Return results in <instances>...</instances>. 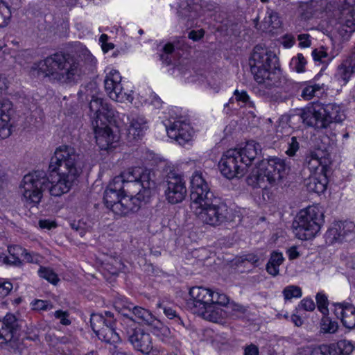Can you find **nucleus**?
<instances>
[{"label": "nucleus", "instance_id": "obj_64", "mask_svg": "<svg viewBox=\"0 0 355 355\" xmlns=\"http://www.w3.org/2000/svg\"><path fill=\"white\" fill-rule=\"evenodd\" d=\"M204 35V31L202 30H200L198 31H191L189 33V38L193 40V41H197L202 38Z\"/></svg>", "mask_w": 355, "mask_h": 355}, {"label": "nucleus", "instance_id": "obj_61", "mask_svg": "<svg viewBox=\"0 0 355 355\" xmlns=\"http://www.w3.org/2000/svg\"><path fill=\"white\" fill-rule=\"evenodd\" d=\"M83 225V223H82L80 221H78L77 223V224L72 223L71 224V227L73 230H75L76 231H77V232L79 234V235L80 236H83L85 234V233H86V229Z\"/></svg>", "mask_w": 355, "mask_h": 355}, {"label": "nucleus", "instance_id": "obj_17", "mask_svg": "<svg viewBox=\"0 0 355 355\" xmlns=\"http://www.w3.org/2000/svg\"><path fill=\"white\" fill-rule=\"evenodd\" d=\"M189 296L187 306L195 314L213 300V291L202 286H195L190 289Z\"/></svg>", "mask_w": 355, "mask_h": 355}, {"label": "nucleus", "instance_id": "obj_1", "mask_svg": "<svg viewBox=\"0 0 355 355\" xmlns=\"http://www.w3.org/2000/svg\"><path fill=\"white\" fill-rule=\"evenodd\" d=\"M190 198L196 205L195 215L204 225L217 227L231 221L228 206L211 191L201 171H195L191 177Z\"/></svg>", "mask_w": 355, "mask_h": 355}, {"label": "nucleus", "instance_id": "obj_45", "mask_svg": "<svg viewBox=\"0 0 355 355\" xmlns=\"http://www.w3.org/2000/svg\"><path fill=\"white\" fill-rule=\"evenodd\" d=\"M268 16L264 19V23L268 25V27H271L272 29H276L280 27L281 21L277 12L270 10L267 12Z\"/></svg>", "mask_w": 355, "mask_h": 355}, {"label": "nucleus", "instance_id": "obj_3", "mask_svg": "<svg viewBox=\"0 0 355 355\" xmlns=\"http://www.w3.org/2000/svg\"><path fill=\"white\" fill-rule=\"evenodd\" d=\"M38 76L48 77L62 83L73 82L80 74L79 62L69 54L54 53L31 67Z\"/></svg>", "mask_w": 355, "mask_h": 355}, {"label": "nucleus", "instance_id": "obj_32", "mask_svg": "<svg viewBox=\"0 0 355 355\" xmlns=\"http://www.w3.org/2000/svg\"><path fill=\"white\" fill-rule=\"evenodd\" d=\"M147 128L146 119L144 116H137L133 118L130 121V125L128 128V136H132L133 139H140Z\"/></svg>", "mask_w": 355, "mask_h": 355}, {"label": "nucleus", "instance_id": "obj_18", "mask_svg": "<svg viewBox=\"0 0 355 355\" xmlns=\"http://www.w3.org/2000/svg\"><path fill=\"white\" fill-rule=\"evenodd\" d=\"M168 137L184 146L192 138L193 130L184 121L178 119L165 125Z\"/></svg>", "mask_w": 355, "mask_h": 355}, {"label": "nucleus", "instance_id": "obj_4", "mask_svg": "<svg viewBox=\"0 0 355 355\" xmlns=\"http://www.w3.org/2000/svg\"><path fill=\"white\" fill-rule=\"evenodd\" d=\"M277 58L271 51L256 46L249 60L251 72L259 84L271 88L277 83L278 76L273 71L276 68Z\"/></svg>", "mask_w": 355, "mask_h": 355}, {"label": "nucleus", "instance_id": "obj_24", "mask_svg": "<svg viewBox=\"0 0 355 355\" xmlns=\"http://www.w3.org/2000/svg\"><path fill=\"white\" fill-rule=\"evenodd\" d=\"M121 181L120 178H114L104 192V202L106 207L110 209L122 197V194L126 193L121 187Z\"/></svg>", "mask_w": 355, "mask_h": 355}, {"label": "nucleus", "instance_id": "obj_2", "mask_svg": "<svg viewBox=\"0 0 355 355\" xmlns=\"http://www.w3.org/2000/svg\"><path fill=\"white\" fill-rule=\"evenodd\" d=\"M80 157L76 150L69 146L58 147L49 166L51 173L49 184L51 196L58 197L69 192L80 173L78 167Z\"/></svg>", "mask_w": 355, "mask_h": 355}, {"label": "nucleus", "instance_id": "obj_37", "mask_svg": "<svg viewBox=\"0 0 355 355\" xmlns=\"http://www.w3.org/2000/svg\"><path fill=\"white\" fill-rule=\"evenodd\" d=\"M211 302L220 307V306H225V310H227L228 311L230 309H232L233 311H240L241 309L240 306L235 304H230L227 305L229 302L228 297L225 294L218 292L213 291V300L211 301Z\"/></svg>", "mask_w": 355, "mask_h": 355}, {"label": "nucleus", "instance_id": "obj_62", "mask_svg": "<svg viewBox=\"0 0 355 355\" xmlns=\"http://www.w3.org/2000/svg\"><path fill=\"white\" fill-rule=\"evenodd\" d=\"M244 355H259L258 347L251 344L245 348Z\"/></svg>", "mask_w": 355, "mask_h": 355}, {"label": "nucleus", "instance_id": "obj_26", "mask_svg": "<svg viewBox=\"0 0 355 355\" xmlns=\"http://www.w3.org/2000/svg\"><path fill=\"white\" fill-rule=\"evenodd\" d=\"M355 73V54H352L338 66L335 78L343 85H346Z\"/></svg>", "mask_w": 355, "mask_h": 355}, {"label": "nucleus", "instance_id": "obj_23", "mask_svg": "<svg viewBox=\"0 0 355 355\" xmlns=\"http://www.w3.org/2000/svg\"><path fill=\"white\" fill-rule=\"evenodd\" d=\"M19 329V324L13 314L8 313L3 320H0V339L6 343L12 341Z\"/></svg>", "mask_w": 355, "mask_h": 355}, {"label": "nucleus", "instance_id": "obj_54", "mask_svg": "<svg viewBox=\"0 0 355 355\" xmlns=\"http://www.w3.org/2000/svg\"><path fill=\"white\" fill-rule=\"evenodd\" d=\"M54 316L60 319V323L63 325H69L71 324V321L69 319V314L67 311H63L62 310H58L54 313Z\"/></svg>", "mask_w": 355, "mask_h": 355}, {"label": "nucleus", "instance_id": "obj_16", "mask_svg": "<svg viewBox=\"0 0 355 355\" xmlns=\"http://www.w3.org/2000/svg\"><path fill=\"white\" fill-rule=\"evenodd\" d=\"M128 338L133 348L143 354L149 355L151 352H158L150 334L140 329H132L128 332Z\"/></svg>", "mask_w": 355, "mask_h": 355}, {"label": "nucleus", "instance_id": "obj_52", "mask_svg": "<svg viewBox=\"0 0 355 355\" xmlns=\"http://www.w3.org/2000/svg\"><path fill=\"white\" fill-rule=\"evenodd\" d=\"M322 329L325 333L333 334L337 331L338 324L336 322H332L328 318H326L323 320Z\"/></svg>", "mask_w": 355, "mask_h": 355}, {"label": "nucleus", "instance_id": "obj_47", "mask_svg": "<svg viewBox=\"0 0 355 355\" xmlns=\"http://www.w3.org/2000/svg\"><path fill=\"white\" fill-rule=\"evenodd\" d=\"M321 87L320 85L315 84L313 85H309L304 87L302 92V96L306 100H310L313 97L317 95V93L320 92Z\"/></svg>", "mask_w": 355, "mask_h": 355}, {"label": "nucleus", "instance_id": "obj_56", "mask_svg": "<svg viewBox=\"0 0 355 355\" xmlns=\"http://www.w3.org/2000/svg\"><path fill=\"white\" fill-rule=\"evenodd\" d=\"M39 227L41 229L51 230L57 227V223L55 220L49 219H41L38 222Z\"/></svg>", "mask_w": 355, "mask_h": 355}, {"label": "nucleus", "instance_id": "obj_22", "mask_svg": "<svg viewBox=\"0 0 355 355\" xmlns=\"http://www.w3.org/2000/svg\"><path fill=\"white\" fill-rule=\"evenodd\" d=\"M234 150L237 153L239 162L245 164V168L248 170V168L252 164L254 160L261 155L262 148L260 144L251 140L248 141L244 146Z\"/></svg>", "mask_w": 355, "mask_h": 355}, {"label": "nucleus", "instance_id": "obj_6", "mask_svg": "<svg viewBox=\"0 0 355 355\" xmlns=\"http://www.w3.org/2000/svg\"><path fill=\"white\" fill-rule=\"evenodd\" d=\"M153 174L150 170L141 168H128L114 178H120L121 187L128 193H137L140 189L142 195L150 197L151 191L155 187Z\"/></svg>", "mask_w": 355, "mask_h": 355}, {"label": "nucleus", "instance_id": "obj_10", "mask_svg": "<svg viewBox=\"0 0 355 355\" xmlns=\"http://www.w3.org/2000/svg\"><path fill=\"white\" fill-rule=\"evenodd\" d=\"M87 96L90 97L89 108L90 112L94 113L93 118L96 123L98 120L101 122V120L111 121L116 118L119 114L118 112H115L109 104L104 102L101 98V94L96 91V87L94 84H90L87 86Z\"/></svg>", "mask_w": 355, "mask_h": 355}, {"label": "nucleus", "instance_id": "obj_28", "mask_svg": "<svg viewBox=\"0 0 355 355\" xmlns=\"http://www.w3.org/2000/svg\"><path fill=\"white\" fill-rule=\"evenodd\" d=\"M230 311L227 310H224L215 304L210 302L207 306L203 307L200 311L197 312L195 314L201 316L202 318L208 321L219 322L223 318L227 317Z\"/></svg>", "mask_w": 355, "mask_h": 355}, {"label": "nucleus", "instance_id": "obj_43", "mask_svg": "<svg viewBox=\"0 0 355 355\" xmlns=\"http://www.w3.org/2000/svg\"><path fill=\"white\" fill-rule=\"evenodd\" d=\"M38 272L41 277L46 279L54 285H55L59 281V278L56 273L49 268L40 267Z\"/></svg>", "mask_w": 355, "mask_h": 355}, {"label": "nucleus", "instance_id": "obj_9", "mask_svg": "<svg viewBox=\"0 0 355 355\" xmlns=\"http://www.w3.org/2000/svg\"><path fill=\"white\" fill-rule=\"evenodd\" d=\"M164 196L171 205L182 202L187 196L186 182L180 174L171 170L165 177Z\"/></svg>", "mask_w": 355, "mask_h": 355}, {"label": "nucleus", "instance_id": "obj_57", "mask_svg": "<svg viewBox=\"0 0 355 355\" xmlns=\"http://www.w3.org/2000/svg\"><path fill=\"white\" fill-rule=\"evenodd\" d=\"M12 289V284L9 282L0 283V297L8 295Z\"/></svg>", "mask_w": 355, "mask_h": 355}, {"label": "nucleus", "instance_id": "obj_31", "mask_svg": "<svg viewBox=\"0 0 355 355\" xmlns=\"http://www.w3.org/2000/svg\"><path fill=\"white\" fill-rule=\"evenodd\" d=\"M327 178L323 173L311 175L306 182L307 189L317 193H323L327 189Z\"/></svg>", "mask_w": 355, "mask_h": 355}, {"label": "nucleus", "instance_id": "obj_20", "mask_svg": "<svg viewBox=\"0 0 355 355\" xmlns=\"http://www.w3.org/2000/svg\"><path fill=\"white\" fill-rule=\"evenodd\" d=\"M354 229L355 225L353 222L347 220L336 222L325 234L326 243L331 245L336 242H341L347 236L352 234Z\"/></svg>", "mask_w": 355, "mask_h": 355}, {"label": "nucleus", "instance_id": "obj_48", "mask_svg": "<svg viewBox=\"0 0 355 355\" xmlns=\"http://www.w3.org/2000/svg\"><path fill=\"white\" fill-rule=\"evenodd\" d=\"M12 134V124L10 121L0 119V139H5Z\"/></svg>", "mask_w": 355, "mask_h": 355}, {"label": "nucleus", "instance_id": "obj_12", "mask_svg": "<svg viewBox=\"0 0 355 355\" xmlns=\"http://www.w3.org/2000/svg\"><path fill=\"white\" fill-rule=\"evenodd\" d=\"M261 162L264 167L270 187L277 185L287 175L289 169L285 160L277 157L263 159Z\"/></svg>", "mask_w": 355, "mask_h": 355}, {"label": "nucleus", "instance_id": "obj_40", "mask_svg": "<svg viewBox=\"0 0 355 355\" xmlns=\"http://www.w3.org/2000/svg\"><path fill=\"white\" fill-rule=\"evenodd\" d=\"M110 320H106L102 314L92 313L90 318V324L94 332L97 334L104 327H106Z\"/></svg>", "mask_w": 355, "mask_h": 355}, {"label": "nucleus", "instance_id": "obj_14", "mask_svg": "<svg viewBox=\"0 0 355 355\" xmlns=\"http://www.w3.org/2000/svg\"><path fill=\"white\" fill-rule=\"evenodd\" d=\"M127 193H124L111 209L116 215L123 216L135 212L139 209L142 201L150 198L142 195L141 189L135 194L134 192L129 193L130 196Z\"/></svg>", "mask_w": 355, "mask_h": 355}, {"label": "nucleus", "instance_id": "obj_42", "mask_svg": "<svg viewBox=\"0 0 355 355\" xmlns=\"http://www.w3.org/2000/svg\"><path fill=\"white\" fill-rule=\"evenodd\" d=\"M11 19V11L9 6L2 0H0V28L8 25Z\"/></svg>", "mask_w": 355, "mask_h": 355}, {"label": "nucleus", "instance_id": "obj_46", "mask_svg": "<svg viewBox=\"0 0 355 355\" xmlns=\"http://www.w3.org/2000/svg\"><path fill=\"white\" fill-rule=\"evenodd\" d=\"M283 295L285 300H290L293 297H300L302 296V291L299 286L291 285L284 289Z\"/></svg>", "mask_w": 355, "mask_h": 355}, {"label": "nucleus", "instance_id": "obj_55", "mask_svg": "<svg viewBox=\"0 0 355 355\" xmlns=\"http://www.w3.org/2000/svg\"><path fill=\"white\" fill-rule=\"evenodd\" d=\"M240 261L242 263L247 261L254 266H257L259 265V258L254 254H248L243 255L240 257Z\"/></svg>", "mask_w": 355, "mask_h": 355}, {"label": "nucleus", "instance_id": "obj_19", "mask_svg": "<svg viewBox=\"0 0 355 355\" xmlns=\"http://www.w3.org/2000/svg\"><path fill=\"white\" fill-rule=\"evenodd\" d=\"M300 116L303 123L315 129H324L322 103H313L302 109Z\"/></svg>", "mask_w": 355, "mask_h": 355}, {"label": "nucleus", "instance_id": "obj_58", "mask_svg": "<svg viewBox=\"0 0 355 355\" xmlns=\"http://www.w3.org/2000/svg\"><path fill=\"white\" fill-rule=\"evenodd\" d=\"M306 62L302 54H298L295 60V69L297 72L304 71V67Z\"/></svg>", "mask_w": 355, "mask_h": 355}, {"label": "nucleus", "instance_id": "obj_21", "mask_svg": "<svg viewBox=\"0 0 355 355\" xmlns=\"http://www.w3.org/2000/svg\"><path fill=\"white\" fill-rule=\"evenodd\" d=\"M329 163V154L326 150L317 148L306 154L304 165L306 166L311 172H316L317 170L321 167L320 173H323Z\"/></svg>", "mask_w": 355, "mask_h": 355}, {"label": "nucleus", "instance_id": "obj_11", "mask_svg": "<svg viewBox=\"0 0 355 355\" xmlns=\"http://www.w3.org/2000/svg\"><path fill=\"white\" fill-rule=\"evenodd\" d=\"M218 166L221 173L228 179L241 178L247 172L245 164L239 162L237 153L230 149L221 157Z\"/></svg>", "mask_w": 355, "mask_h": 355}, {"label": "nucleus", "instance_id": "obj_51", "mask_svg": "<svg viewBox=\"0 0 355 355\" xmlns=\"http://www.w3.org/2000/svg\"><path fill=\"white\" fill-rule=\"evenodd\" d=\"M312 55L315 61H320L321 62H326V59H327V62L332 60V58L329 56L328 53L323 48L313 51Z\"/></svg>", "mask_w": 355, "mask_h": 355}, {"label": "nucleus", "instance_id": "obj_30", "mask_svg": "<svg viewBox=\"0 0 355 355\" xmlns=\"http://www.w3.org/2000/svg\"><path fill=\"white\" fill-rule=\"evenodd\" d=\"M354 347L350 341L341 340L336 343L327 345V355H350Z\"/></svg>", "mask_w": 355, "mask_h": 355}, {"label": "nucleus", "instance_id": "obj_44", "mask_svg": "<svg viewBox=\"0 0 355 355\" xmlns=\"http://www.w3.org/2000/svg\"><path fill=\"white\" fill-rule=\"evenodd\" d=\"M157 306L158 309H161L163 310L164 314L168 318L171 320H174L175 322H177L178 324L184 326L182 320L180 318L179 315L177 314L176 311L173 310L171 307L166 306L164 305L162 303H158L157 304Z\"/></svg>", "mask_w": 355, "mask_h": 355}, {"label": "nucleus", "instance_id": "obj_50", "mask_svg": "<svg viewBox=\"0 0 355 355\" xmlns=\"http://www.w3.org/2000/svg\"><path fill=\"white\" fill-rule=\"evenodd\" d=\"M316 302L318 304V308L320 311L324 315L327 314L328 313V309H327V297L325 295L322 293H318L316 295Z\"/></svg>", "mask_w": 355, "mask_h": 355}, {"label": "nucleus", "instance_id": "obj_15", "mask_svg": "<svg viewBox=\"0 0 355 355\" xmlns=\"http://www.w3.org/2000/svg\"><path fill=\"white\" fill-rule=\"evenodd\" d=\"M107 122L105 120L101 122L96 120V123H93L96 144L101 150H105L115 148L119 139V135L113 132Z\"/></svg>", "mask_w": 355, "mask_h": 355}, {"label": "nucleus", "instance_id": "obj_35", "mask_svg": "<svg viewBox=\"0 0 355 355\" xmlns=\"http://www.w3.org/2000/svg\"><path fill=\"white\" fill-rule=\"evenodd\" d=\"M284 259L282 253L273 252L266 264V269L267 272L273 277L278 275L279 272V268L282 264Z\"/></svg>", "mask_w": 355, "mask_h": 355}, {"label": "nucleus", "instance_id": "obj_49", "mask_svg": "<svg viewBox=\"0 0 355 355\" xmlns=\"http://www.w3.org/2000/svg\"><path fill=\"white\" fill-rule=\"evenodd\" d=\"M234 96H235L236 101L242 102L243 103L248 105L252 107H254V103L250 101V96H248L246 91H239V89H236L234 92Z\"/></svg>", "mask_w": 355, "mask_h": 355}, {"label": "nucleus", "instance_id": "obj_29", "mask_svg": "<svg viewBox=\"0 0 355 355\" xmlns=\"http://www.w3.org/2000/svg\"><path fill=\"white\" fill-rule=\"evenodd\" d=\"M247 184L253 188L267 189L270 187L266 178V173L260 162L258 166L254 168L246 179Z\"/></svg>", "mask_w": 355, "mask_h": 355}, {"label": "nucleus", "instance_id": "obj_13", "mask_svg": "<svg viewBox=\"0 0 355 355\" xmlns=\"http://www.w3.org/2000/svg\"><path fill=\"white\" fill-rule=\"evenodd\" d=\"M121 76L116 70H112L107 74L105 80V90L110 98L117 102L132 103L133 97L130 94L123 92V87L121 84Z\"/></svg>", "mask_w": 355, "mask_h": 355}, {"label": "nucleus", "instance_id": "obj_60", "mask_svg": "<svg viewBox=\"0 0 355 355\" xmlns=\"http://www.w3.org/2000/svg\"><path fill=\"white\" fill-rule=\"evenodd\" d=\"M311 355H327V345H322L313 348Z\"/></svg>", "mask_w": 355, "mask_h": 355}, {"label": "nucleus", "instance_id": "obj_5", "mask_svg": "<svg viewBox=\"0 0 355 355\" xmlns=\"http://www.w3.org/2000/svg\"><path fill=\"white\" fill-rule=\"evenodd\" d=\"M324 223V212L318 206H309L301 210L293 223L295 235L301 240L313 238Z\"/></svg>", "mask_w": 355, "mask_h": 355}, {"label": "nucleus", "instance_id": "obj_34", "mask_svg": "<svg viewBox=\"0 0 355 355\" xmlns=\"http://www.w3.org/2000/svg\"><path fill=\"white\" fill-rule=\"evenodd\" d=\"M114 322L110 320L108 324L100 330L101 331L96 334L99 339L110 344H115L120 341V337L114 330Z\"/></svg>", "mask_w": 355, "mask_h": 355}, {"label": "nucleus", "instance_id": "obj_41", "mask_svg": "<svg viewBox=\"0 0 355 355\" xmlns=\"http://www.w3.org/2000/svg\"><path fill=\"white\" fill-rule=\"evenodd\" d=\"M105 268L112 275H116L123 269L124 265L120 258L114 257H110L106 260Z\"/></svg>", "mask_w": 355, "mask_h": 355}, {"label": "nucleus", "instance_id": "obj_8", "mask_svg": "<svg viewBox=\"0 0 355 355\" xmlns=\"http://www.w3.org/2000/svg\"><path fill=\"white\" fill-rule=\"evenodd\" d=\"M331 8L338 10L337 20L340 25L339 33L342 37L355 31V0H328Z\"/></svg>", "mask_w": 355, "mask_h": 355}, {"label": "nucleus", "instance_id": "obj_33", "mask_svg": "<svg viewBox=\"0 0 355 355\" xmlns=\"http://www.w3.org/2000/svg\"><path fill=\"white\" fill-rule=\"evenodd\" d=\"M198 5L192 0L182 1L178 10V16L184 20H191L197 16Z\"/></svg>", "mask_w": 355, "mask_h": 355}, {"label": "nucleus", "instance_id": "obj_7", "mask_svg": "<svg viewBox=\"0 0 355 355\" xmlns=\"http://www.w3.org/2000/svg\"><path fill=\"white\" fill-rule=\"evenodd\" d=\"M49 185V178L43 171L26 175L19 186L21 200L30 207H36L41 201L43 191Z\"/></svg>", "mask_w": 355, "mask_h": 355}, {"label": "nucleus", "instance_id": "obj_39", "mask_svg": "<svg viewBox=\"0 0 355 355\" xmlns=\"http://www.w3.org/2000/svg\"><path fill=\"white\" fill-rule=\"evenodd\" d=\"M14 114L12 103L8 99L0 100V119L10 121Z\"/></svg>", "mask_w": 355, "mask_h": 355}, {"label": "nucleus", "instance_id": "obj_63", "mask_svg": "<svg viewBox=\"0 0 355 355\" xmlns=\"http://www.w3.org/2000/svg\"><path fill=\"white\" fill-rule=\"evenodd\" d=\"M309 35L301 34L298 35L300 46L303 47H308L311 45V41L309 40Z\"/></svg>", "mask_w": 355, "mask_h": 355}, {"label": "nucleus", "instance_id": "obj_59", "mask_svg": "<svg viewBox=\"0 0 355 355\" xmlns=\"http://www.w3.org/2000/svg\"><path fill=\"white\" fill-rule=\"evenodd\" d=\"M300 306L303 309L311 311L315 309V303L311 299H304L301 301Z\"/></svg>", "mask_w": 355, "mask_h": 355}, {"label": "nucleus", "instance_id": "obj_25", "mask_svg": "<svg viewBox=\"0 0 355 355\" xmlns=\"http://www.w3.org/2000/svg\"><path fill=\"white\" fill-rule=\"evenodd\" d=\"M335 314L347 329L355 328V306L347 302L335 304Z\"/></svg>", "mask_w": 355, "mask_h": 355}, {"label": "nucleus", "instance_id": "obj_38", "mask_svg": "<svg viewBox=\"0 0 355 355\" xmlns=\"http://www.w3.org/2000/svg\"><path fill=\"white\" fill-rule=\"evenodd\" d=\"M9 252L8 258L9 265L19 266L21 263V258L24 256L25 249L19 245H12L8 248Z\"/></svg>", "mask_w": 355, "mask_h": 355}, {"label": "nucleus", "instance_id": "obj_36", "mask_svg": "<svg viewBox=\"0 0 355 355\" xmlns=\"http://www.w3.org/2000/svg\"><path fill=\"white\" fill-rule=\"evenodd\" d=\"M127 309H129L130 314H133L135 317L140 322H144L146 324H151L154 322V317L148 310L139 307V306H133L132 311H131V307L127 306Z\"/></svg>", "mask_w": 355, "mask_h": 355}, {"label": "nucleus", "instance_id": "obj_27", "mask_svg": "<svg viewBox=\"0 0 355 355\" xmlns=\"http://www.w3.org/2000/svg\"><path fill=\"white\" fill-rule=\"evenodd\" d=\"M322 112L325 128L332 123H340L345 119L340 107L336 103L322 104Z\"/></svg>", "mask_w": 355, "mask_h": 355}, {"label": "nucleus", "instance_id": "obj_53", "mask_svg": "<svg viewBox=\"0 0 355 355\" xmlns=\"http://www.w3.org/2000/svg\"><path fill=\"white\" fill-rule=\"evenodd\" d=\"M288 148L286 151V153L289 156H293L296 152L299 150L300 146L295 137H292L291 141H288Z\"/></svg>", "mask_w": 355, "mask_h": 355}]
</instances>
